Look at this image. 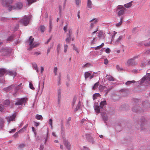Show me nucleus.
<instances>
[{
	"label": "nucleus",
	"instance_id": "26",
	"mask_svg": "<svg viewBox=\"0 0 150 150\" xmlns=\"http://www.w3.org/2000/svg\"><path fill=\"white\" fill-rule=\"evenodd\" d=\"M147 62H144L141 64L142 67H144L145 65L150 64V59L146 61Z\"/></svg>",
	"mask_w": 150,
	"mask_h": 150
},
{
	"label": "nucleus",
	"instance_id": "52",
	"mask_svg": "<svg viewBox=\"0 0 150 150\" xmlns=\"http://www.w3.org/2000/svg\"><path fill=\"white\" fill-rule=\"evenodd\" d=\"M71 39V37L68 36V37L66 39L65 41L69 43Z\"/></svg>",
	"mask_w": 150,
	"mask_h": 150
},
{
	"label": "nucleus",
	"instance_id": "55",
	"mask_svg": "<svg viewBox=\"0 0 150 150\" xmlns=\"http://www.w3.org/2000/svg\"><path fill=\"white\" fill-rule=\"evenodd\" d=\"M75 3L77 6L79 5L81 2V0H75Z\"/></svg>",
	"mask_w": 150,
	"mask_h": 150
},
{
	"label": "nucleus",
	"instance_id": "61",
	"mask_svg": "<svg viewBox=\"0 0 150 150\" xmlns=\"http://www.w3.org/2000/svg\"><path fill=\"white\" fill-rule=\"evenodd\" d=\"M69 31V36L71 37V35L72 34V31L71 29H69L68 30Z\"/></svg>",
	"mask_w": 150,
	"mask_h": 150
},
{
	"label": "nucleus",
	"instance_id": "16",
	"mask_svg": "<svg viewBox=\"0 0 150 150\" xmlns=\"http://www.w3.org/2000/svg\"><path fill=\"white\" fill-rule=\"evenodd\" d=\"M6 72L7 71L5 69L0 68V77L3 76Z\"/></svg>",
	"mask_w": 150,
	"mask_h": 150
},
{
	"label": "nucleus",
	"instance_id": "62",
	"mask_svg": "<svg viewBox=\"0 0 150 150\" xmlns=\"http://www.w3.org/2000/svg\"><path fill=\"white\" fill-rule=\"evenodd\" d=\"M41 53L40 52H36L34 53V54L36 55H38L40 54Z\"/></svg>",
	"mask_w": 150,
	"mask_h": 150
},
{
	"label": "nucleus",
	"instance_id": "23",
	"mask_svg": "<svg viewBox=\"0 0 150 150\" xmlns=\"http://www.w3.org/2000/svg\"><path fill=\"white\" fill-rule=\"evenodd\" d=\"M54 45V43L52 42L51 43L50 46L47 49V54L48 55V54L50 53V50L51 48H52Z\"/></svg>",
	"mask_w": 150,
	"mask_h": 150
},
{
	"label": "nucleus",
	"instance_id": "24",
	"mask_svg": "<svg viewBox=\"0 0 150 150\" xmlns=\"http://www.w3.org/2000/svg\"><path fill=\"white\" fill-rule=\"evenodd\" d=\"M106 102L105 100H103L100 103V108H103L104 106L106 105Z\"/></svg>",
	"mask_w": 150,
	"mask_h": 150
},
{
	"label": "nucleus",
	"instance_id": "22",
	"mask_svg": "<svg viewBox=\"0 0 150 150\" xmlns=\"http://www.w3.org/2000/svg\"><path fill=\"white\" fill-rule=\"evenodd\" d=\"M123 18V16H122L120 18V21L118 23H117L115 24V25L117 27H119L121 25L122 23Z\"/></svg>",
	"mask_w": 150,
	"mask_h": 150
},
{
	"label": "nucleus",
	"instance_id": "17",
	"mask_svg": "<svg viewBox=\"0 0 150 150\" xmlns=\"http://www.w3.org/2000/svg\"><path fill=\"white\" fill-rule=\"evenodd\" d=\"M140 108L138 106H134L132 109L133 112H140Z\"/></svg>",
	"mask_w": 150,
	"mask_h": 150
},
{
	"label": "nucleus",
	"instance_id": "56",
	"mask_svg": "<svg viewBox=\"0 0 150 150\" xmlns=\"http://www.w3.org/2000/svg\"><path fill=\"white\" fill-rule=\"evenodd\" d=\"M116 68L119 71H121L123 70V69L122 68L120 67V66L118 65H117L116 66Z\"/></svg>",
	"mask_w": 150,
	"mask_h": 150
},
{
	"label": "nucleus",
	"instance_id": "31",
	"mask_svg": "<svg viewBox=\"0 0 150 150\" xmlns=\"http://www.w3.org/2000/svg\"><path fill=\"white\" fill-rule=\"evenodd\" d=\"M91 75V74L89 73L88 72H86L84 74L85 78V79H86L87 78L90 77Z\"/></svg>",
	"mask_w": 150,
	"mask_h": 150
},
{
	"label": "nucleus",
	"instance_id": "51",
	"mask_svg": "<svg viewBox=\"0 0 150 150\" xmlns=\"http://www.w3.org/2000/svg\"><path fill=\"white\" fill-rule=\"evenodd\" d=\"M49 25V32H50L52 29V21L51 19L50 20Z\"/></svg>",
	"mask_w": 150,
	"mask_h": 150
},
{
	"label": "nucleus",
	"instance_id": "63",
	"mask_svg": "<svg viewBox=\"0 0 150 150\" xmlns=\"http://www.w3.org/2000/svg\"><path fill=\"white\" fill-rule=\"evenodd\" d=\"M19 132H21V131H20V130L18 132H16L14 135L13 137H14L15 138L17 137L18 136V133Z\"/></svg>",
	"mask_w": 150,
	"mask_h": 150
},
{
	"label": "nucleus",
	"instance_id": "37",
	"mask_svg": "<svg viewBox=\"0 0 150 150\" xmlns=\"http://www.w3.org/2000/svg\"><path fill=\"white\" fill-rule=\"evenodd\" d=\"M135 82V81L134 80H133L132 81H128L125 83V84L129 86L130 84H131L132 83H134Z\"/></svg>",
	"mask_w": 150,
	"mask_h": 150
},
{
	"label": "nucleus",
	"instance_id": "4",
	"mask_svg": "<svg viewBox=\"0 0 150 150\" xmlns=\"http://www.w3.org/2000/svg\"><path fill=\"white\" fill-rule=\"evenodd\" d=\"M11 49L5 47L0 50V55L2 56H5L11 53Z\"/></svg>",
	"mask_w": 150,
	"mask_h": 150
},
{
	"label": "nucleus",
	"instance_id": "44",
	"mask_svg": "<svg viewBox=\"0 0 150 150\" xmlns=\"http://www.w3.org/2000/svg\"><path fill=\"white\" fill-rule=\"evenodd\" d=\"M108 80L109 81H114V79L111 76H109L108 77Z\"/></svg>",
	"mask_w": 150,
	"mask_h": 150
},
{
	"label": "nucleus",
	"instance_id": "40",
	"mask_svg": "<svg viewBox=\"0 0 150 150\" xmlns=\"http://www.w3.org/2000/svg\"><path fill=\"white\" fill-rule=\"evenodd\" d=\"M61 90L60 89H59L57 90V95L58 97H61Z\"/></svg>",
	"mask_w": 150,
	"mask_h": 150
},
{
	"label": "nucleus",
	"instance_id": "12",
	"mask_svg": "<svg viewBox=\"0 0 150 150\" xmlns=\"http://www.w3.org/2000/svg\"><path fill=\"white\" fill-rule=\"evenodd\" d=\"M27 100V99L25 98H21L18 100L17 102L15 103V104L16 105H22Z\"/></svg>",
	"mask_w": 150,
	"mask_h": 150
},
{
	"label": "nucleus",
	"instance_id": "20",
	"mask_svg": "<svg viewBox=\"0 0 150 150\" xmlns=\"http://www.w3.org/2000/svg\"><path fill=\"white\" fill-rule=\"evenodd\" d=\"M32 66L33 68L35 69L37 72L38 73L39 71L37 65L35 63H33Z\"/></svg>",
	"mask_w": 150,
	"mask_h": 150
},
{
	"label": "nucleus",
	"instance_id": "32",
	"mask_svg": "<svg viewBox=\"0 0 150 150\" xmlns=\"http://www.w3.org/2000/svg\"><path fill=\"white\" fill-rule=\"evenodd\" d=\"M100 95L99 93H96L94 94L93 95V99L95 100L97 99V97H100Z\"/></svg>",
	"mask_w": 150,
	"mask_h": 150
},
{
	"label": "nucleus",
	"instance_id": "39",
	"mask_svg": "<svg viewBox=\"0 0 150 150\" xmlns=\"http://www.w3.org/2000/svg\"><path fill=\"white\" fill-rule=\"evenodd\" d=\"M58 68L57 67H55L54 68L53 72L54 75L56 76L57 75Z\"/></svg>",
	"mask_w": 150,
	"mask_h": 150
},
{
	"label": "nucleus",
	"instance_id": "14",
	"mask_svg": "<svg viewBox=\"0 0 150 150\" xmlns=\"http://www.w3.org/2000/svg\"><path fill=\"white\" fill-rule=\"evenodd\" d=\"M16 117V115L15 114L13 115L12 116H7L6 117V119L7 120L8 122V124L10 121H14L15 118Z\"/></svg>",
	"mask_w": 150,
	"mask_h": 150
},
{
	"label": "nucleus",
	"instance_id": "34",
	"mask_svg": "<svg viewBox=\"0 0 150 150\" xmlns=\"http://www.w3.org/2000/svg\"><path fill=\"white\" fill-rule=\"evenodd\" d=\"M87 6L89 8L92 7V3L91 1L90 0H88Z\"/></svg>",
	"mask_w": 150,
	"mask_h": 150
},
{
	"label": "nucleus",
	"instance_id": "49",
	"mask_svg": "<svg viewBox=\"0 0 150 150\" xmlns=\"http://www.w3.org/2000/svg\"><path fill=\"white\" fill-rule=\"evenodd\" d=\"M27 0L28 1V4H31L32 3L34 2H35L36 1V0Z\"/></svg>",
	"mask_w": 150,
	"mask_h": 150
},
{
	"label": "nucleus",
	"instance_id": "33",
	"mask_svg": "<svg viewBox=\"0 0 150 150\" xmlns=\"http://www.w3.org/2000/svg\"><path fill=\"white\" fill-rule=\"evenodd\" d=\"M99 85V82H98L96 83L94 86L92 87V89L93 90H95L98 87V85Z\"/></svg>",
	"mask_w": 150,
	"mask_h": 150
},
{
	"label": "nucleus",
	"instance_id": "54",
	"mask_svg": "<svg viewBox=\"0 0 150 150\" xmlns=\"http://www.w3.org/2000/svg\"><path fill=\"white\" fill-rule=\"evenodd\" d=\"M29 87L30 88L32 89L33 90H34L35 89V88L33 87V84L31 83V82H29Z\"/></svg>",
	"mask_w": 150,
	"mask_h": 150
},
{
	"label": "nucleus",
	"instance_id": "42",
	"mask_svg": "<svg viewBox=\"0 0 150 150\" xmlns=\"http://www.w3.org/2000/svg\"><path fill=\"white\" fill-rule=\"evenodd\" d=\"M98 35L99 39H101V37L103 35V32L102 31H100L99 33H98Z\"/></svg>",
	"mask_w": 150,
	"mask_h": 150
},
{
	"label": "nucleus",
	"instance_id": "13",
	"mask_svg": "<svg viewBox=\"0 0 150 150\" xmlns=\"http://www.w3.org/2000/svg\"><path fill=\"white\" fill-rule=\"evenodd\" d=\"M27 100V99L25 98H21L18 100L17 102L15 103V104L16 105H22Z\"/></svg>",
	"mask_w": 150,
	"mask_h": 150
},
{
	"label": "nucleus",
	"instance_id": "50",
	"mask_svg": "<svg viewBox=\"0 0 150 150\" xmlns=\"http://www.w3.org/2000/svg\"><path fill=\"white\" fill-rule=\"evenodd\" d=\"M61 76V74H59L58 76V85H60L61 84V81H60Z\"/></svg>",
	"mask_w": 150,
	"mask_h": 150
},
{
	"label": "nucleus",
	"instance_id": "25",
	"mask_svg": "<svg viewBox=\"0 0 150 150\" xmlns=\"http://www.w3.org/2000/svg\"><path fill=\"white\" fill-rule=\"evenodd\" d=\"M81 105L80 101H79L78 103V104L77 105L76 108L74 110L75 112L77 111L79 109H80Z\"/></svg>",
	"mask_w": 150,
	"mask_h": 150
},
{
	"label": "nucleus",
	"instance_id": "38",
	"mask_svg": "<svg viewBox=\"0 0 150 150\" xmlns=\"http://www.w3.org/2000/svg\"><path fill=\"white\" fill-rule=\"evenodd\" d=\"M10 103V101L8 100H6L4 101V105L8 106L9 105Z\"/></svg>",
	"mask_w": 150,
	"mask_h": 150
},
{
	"label": "nucleus",
	"instance_id": "59",
	"mask_svg": "<svg viewBox=\"0 0 150 150\" xmlns=\"http://www.w3.org/2000/svg\"><path fill=\"white\" fill-rule=\"evenodd\" d=\"M77 99V98L76 97H74V98L73 101H72V106L73 107L74 105V104H75V103L76 102V100Z\"/></svg>",
	"mask_w": 150,
	"mask_h": 150
},
{
	"label": "nucleus",
	"instance_id": "10",
	"mask_svg": "<svg viewBox=\"0 0 150 150\" xmlns=\"http://www.w3.org/2000/svg\"><path fill=\"white\" fill-rule=\"evenodd\" d=\"M85 137L87 140L90 143L93 144L95 143V141L93 137L89 134H86L85 135Z\"/></svg>",
	"mask_w": 150,
	"mask_h": 150
},
{
	"label": "nucleus",
	"instance_id": "29",
	"mask_svg": "<svg viewBox=\"0 0 150 150\" xmlns=\"http://www.w3.org/2000/svg\"><path fill=\"white\" fill-rule=\"evenodd\" d=\"M35 118L38 120H42L43 119L42 116L41 115L37 114L35 116Z\"/></svg>",
	"mask_w": 150,
	"mask_h": 150
},
{
	"label": "nucleus",
	"instance_id": "2",
	"mask_svg": "<svg viewBox=\"0 0 150 150\" xmlns=\"http://www.w3.org/2000/svg\"><path fill=\"white\" fill-rule=\"evenodd\" d=\"M34 39L32 38V36H30L29 40L27 41L26 43H28V45L30 46L29 47L28 49L29 50H31L33 48L37 47L38 44L36 43L35 42H33Z\"/></svg>",
	"mask_w": 150,
	"mask_h": 150
},
{
	"label": "nucleus",
	"instance_id": "9",
	"mask_svg": "<svg viewBox=\"0 0 150 150\" xmlns=\"http://www.w3.org/2000/svg\"><path fill=\"white\" fill-rule=\"evenodd\" d=\"M140 128L141 130H143L146 124V120H145L144 117H142L140 119Z\"/></svg>",
	"mask_w": 150,
	"mask_h": 150
},
{
	"label": "nucleus",
	"instance_id": "45",
	"mask_svg": "<svg viewBox=\"0 0 150 150\" xmlns=\"http://www.w3.org/2000/svg\"><path fill=\"white\" fill-rule=\"evenodd\" d=\"M25 146V144L23 143H21L19 145L18 147L20 149H22Z\"/></svg>",
	"mask_w": 150,
	"mask_h": 150
},
{
	"label": "nucleus",
	"instance_id": "60",
	"mask_svg": "<svg viewBox=\"0 0 150 150\" xmlns=\"http://www.w3.org/2000/svg\"><path fill=\"white\" fill-rule=\"evenodd\" d=\"M67 28H68V25H66L64 26V27L63 30L65 33H66L67 32Z\"/></svg>",
	"mask_w": 150,
	"mask_h": 150
},
{
	"label": "nucleus",
	"instance_id": "35",
	"mask_svg": "<svg viewBox=\"0 0 150 150\" xmlns=\"http://www.w3.org/2000/svg\"><path fill=\"white\" fill-rule=\"evenodd\" d=\"M132 2H129V3H128L125 4V7L126 8H129L131 7L132 5Z\"/></svg>",
	"mask_w": 150,
	"mask_h": 150
},
{
	"label": "nucleus",
	"instance_id": "48",
	"mask_svg": "<svg viewBox=\"0 0 150 150\" xmlns=\"http://www.w3.org/2000/svg\"><path fill=\"white\" fill-rule=\"evenodd\" d=\"M68 48V45H67L64 44V52L65 53L67 52Z\"/></svg>",
	"mask_w": 150,
	"mask_h": 150
},
{
	"label": "nucleus",
	"instance_id": "30",
	"mask_svg": "<svg viewBox=\"0 0 150 150\" xmlns=\"http://www.w3.org/2000/svg\"><path fill=\"white\" fill-rule=\"evenodd\" d=\"M8 74L11 76H13V77H15L16 74V73L15 71H9L8 72Z\"/></svg>",
	"mask_w": 150,
	"mask_h": 150
},
{
	"label": "nucleus",
	"instance_id": "7",
	"mask_svg": "<svg viewBox=\"0 0 150 150\" xmlns=\"http://www.w3.org/2000/svg\"><path fill=\"white\" fill-rule=\"evenodd\" d=\"M125 8L123 6H119L117 7V11H118V15L120 16L124 15Z\"/></svg>",
	"mask_w": 150,
	"mask_h": 150
},
{
	"label": "nucleus",
	"instance_id": "1",
	"mask_svg": "<svg viewBox=\"0 0 150 150\" xmlns=\"http://www.w3.org/2000/svg\"><path fill=\"white\" fill-rule=\"evenodd\" d=\"M13 0H2V4L3 6L8 7L9 11L12 9H21L23 6L22 3L21 2H17L13 6H10L9 4H11Z\"/></svg>",
	"mask_w": 150,
	"mask_h": 150
},
{
	"label": "nucleus",
	"instance_id": "47",
	"mask_svg": "<svg viewBox=\"0 0 150 150\" xmlns=\"http://www.w3.org/2000/svg\"><path fill=\"white\" fill-rule=\"evenodd\" d=\"M49 123L50 125L51 126V129H52L53 127H52V120L51 119H49Z\"/></svg>",
	"mask_w": 150,
	"mask_h": 150
},
{
	"label": "nucleus",
	"instance_id": "11",
	"mask_svg": "<svg viewBox=\"0 0 150 150\" xmlns=\"http://www.w3.org/2000/svg\"><path fill=\"white\" fill-rule=\"evenodd\" d=\"M94 108L95 111L97 113H100V107L99 106V104L98 103L95 102L94 104Z\"/></svg>",
	"mask_w": 150,
	"mask_h": 150
},
{
	"label": "nucleus",
	"instance_id": "8",
	"mask_svg": "<svg viewBox=\"0 0 150 150\" xmlns=\"http://www.w3.org/2000/svg\"><path fill=\"white\" fill-rule=\"evenodd\" d=\"M13 89H14L15 92H17L19 90V89L17 88V86H15V85L14 84L6 88H4L3 89L6 92H8L10 91H12Z\"/></svg>",
	"mask_w": 150,
	"mask_h": 150
},
{
	"label": "nucleus",
	"instance_id": "15",
	"mask_svg": "<svg viewBox=\"0 0 150 150\" xmlns=\"http://www.w3.org/2000/svg\"><path fill=\"white\" fill-rule=\"evenodd\" d=\"M64 143L67 149L68 150H69L70 149V145L68 141L66 140H64Z\"/></svg>",
	"mask_w": 150,
	"mask_h": 150
},
{
	"label": "nucleus",
	"instance_id": "18",
	"mask_svg": "<svg viewBox=\"0 0 150 150\" xmlns=\"http://www.w3.org/2000/svg\"><path fill=\"white\" fill-rule=\"evenodd\" d=\"M98 21V20L96 18H93V19H92V20H91L90 22H92V21H94V23H91V25H90V27H91V28H92L93 26V25H94V24H95L96 22H97Z\"/></svg>",
	"mask_w": 150,
	"mask_h": 150
},
{
	"label": "nucleus",
	"instance_id": "27",
	"mask_svg": "<svg viewBox=\"0 0 150 150\" xmlns=\"http://www.w3.org/2000/svg\"><path fill=\"white\" fill-rule=\"evenodd\" d=\"M98 88L100 91H103V90H104L105 89H106L107 87L105 86H103L102 85H100L99 86Z\"/></svg>",
	"mask_w": 150,
	"mask_h": 150
},
{
	"label": "nucleus",
	"instance_id": "36",
	"mask_svg": "<svg viewBox=\"0 0 150 150\" xmlns=\"http://www.w3.org/2000/svg\"><path fill=\"white\" fill-rule=\"evenodd\" d=\"M61 50V46L60 44L58 45L57 49V52L58 54L59 53V51Z\"/></svg>",
	"mask_w": 150,
	"mask_h": 150
},
{
	"label": "nucleus",
	"instance_id": "41",
	"mask_svg": "<svg viewBox=\"0 0 150 150\" xmlns=\"http://www.w3.org/2000/svg\"><path fill=\"white\" fill-rule=\"evenodd\" d=\"M103 118L104 121H107L108 119V117L106 115H103V114H102Z\"/></svg>",
	"mask_w": 150,
	"mask_h": 150
},
{
	"label": "nucleus",
	"instance_id": "5",
	"mask_svg": "<svg viewBox=\"0 0 150 150\" xmlns=\"http://www.w3.org/2000/svg\"><path fill=\"white\" fill-rule=\"evenodd\" d=\"M139 57V55H138L133 57V58L132 59L128 60L126 63V65L128 67L130 65L132 66H135L136 65L137 63L135 61V59L136 58H138Z\"/></svg>",
	"mask_w": 150,
	"mask_h": 150
},
{
	"label": "nucleus",
	"instance_id": "57",
	"mask_svg": "<svg viewBox=\"0 0 150 150\" xmlns=\"http://www.w3.org/2000/svg\"><path fill=\"white\" fill-rule=\"evenodd\" d=\"M97 39L96 38H94L91 41V44H94L95 42L96 41Z\"/></svg>",
	"mask_w": 150,
	"mask_h": 150
},
{
	"label": "nucleus",
	"instance_id": "53",
	"mask_svg": "<svg viewBox=\"0 0 150 150\" xmlns=\"http://www.w3.org/2000/svg\"><path fill=\"white\" fill-rule=\"evenodd\" d=\"M116 129L117 131H120L121 130V127L120 126L117 125L116 127Z\"/></svg>",
	"mask_w": 150,
	"mask_h": 150
},
{
	"label": "nucleus",
	"instance_id": "3",
	"mask_svg": "<svg viewBox=\"0 0 150 150\" xmlns=\"http://www.w3.org/2000/svg\"><path fill=\"white\" fill-rule=\"evenodd\" d=\"M139 83H145L146 84H150V73H148L146 74L141 80L140 81H138Z\"/></svg>",
	"mask_w": 150,
	"mask_h": 150
},
{
	"label": "nucleus",
	"instance_id": "46",
	"mask_svg": "<svg viewBox=\"0 0 150 150\" xmlns=\"http://www.w3.org/2000/svg\"><path fill=\"white\" fill-rule=\"evenodd\" d=\"M14 37V35H12L9 37L7 39L8 41H11L12 40L13 38Z\"/></svg>",
	"mask_w": 150,
	"mask_h": 150
},
{
	"label": "nucleus",
	"instance_id": "28",
	"mask_svg": "<svg viewBox=\"0 0 150 150\" xmlns=\"http://www.w3.org/2000/svg\"><path fill=\"white\" fill-rule=\"evenodd\" d=\"M39 29L41 32L43 33L45 30V28L44 25H42L39 27Z\"/></svg>",
	"mask_w": 150,
	"mask_h": 150
},
{
	"label": "nucleus",
	"instance_id": "64",
	"mask_svg": "<svg viewBox=\"0 0 150 150\" xmlns=\"http://www.w3.org/2000/svg\"><path fill=\"white\" fill-rule=\"evenodd\" d=\"M106 52L107 53H109L110 52V50L109 48H107L105 50Z\"/></svg>",
	"mask_w": 150,
	"mask_h": 150
},
{
	"label": "nucleus",
	"instance_id": "58",
	"mask_svg": "<svg viewBox=\"0 0 150 150\" xmlns=\"http://www.w3.org/2000/svg\"><path fill=\"white\" fill-rule=\"evenodd\" d=\"M91 64L90 63H87L83 66V67H88L90 66Z\"/></svg>",
	"mask_w": 150,
	"mask_h": 150
},
{
	"label": "nucleus",
	"instance_id": "19",
	"mask_svg": "<svg viewBox=\"0 0 150 150\" xmlns=\"http://www.w3.org/2000/svg\"><path fill=\"white\" fill-rule=\"evenodd\" d=\"M123 37V36L122 35H120L118 38L117 39V40L115 41V45H117L119 44L122 39Z\"/></svg>",
	"mask_w": 150,
	"mask_h": 150
},
{
	"label": "nucleus",
	"instance_id": "6",
	"mask_svg": "<svg viewBox=\"0 0 150 150\" xmlns=\"http://www.w3.org/2000/svg\"><path fill=\"white\" fill-rule=\"evenodd\" d=\"M30 16L28 17L26 16H25L20 21V22L22 23L24 26H27L29 23L30 19Z\"/></svg>",
	"mask_w": 150,
	"mask_h": 150
},
{
	"label": "nucleus",
	"instance_id": "43",
	"mask_svg": "<svg viewBox=\"0 0 150 150\" xmlns=\"http://www.w3.org/2000/svg\"><path fill=\"white\" fill-rule=\"evenodd\" d=\"M73 45V49L75 50L78 53H79V52L78 51V50L77 47H76L74 44H72Z\"/></svg>",
	"mask_w": 150,
	"mask_h": 150
},
{
	"label": "nucleus",
	"instance_id": "21",
	"mask_svg": "<svg viewBox=\"0 0 150 150\" xmlns=\"http://www.w3.org/2000/svg\"><path fill=\"white\" fill-rule=\"evenodd\" d=\"M4 122V121L3 119L2 118H1L0 119V129L3 127Z\"/></svg>",
	"mask_w": 150,
	"mask_h": 150
}]
</instances>
